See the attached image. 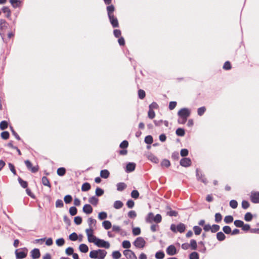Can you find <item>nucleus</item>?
Listing matches in <instances>:
<instances>
[{"instance_id":"obj_22","label":"nucleus","mask_w":259,"mask_h":259,"mask_svg":"<svg viewBox=\"0 0 259 259\" xmlns=\"http://www.w3.org/2000/svg\"><path fill=\"white\" fill-rule=\"evenodd\" d=\"M41 182H42V184L44 186H47L49 188L51 187V185L50 183V181H49V179L46 177H45V176L42 177V179H41Z\"/></svg>"},{"instance_id":"obj_54","label":"nucleus","mask_w":259,"mask_h":259,"mask_svg":"<svg viewBox=\"0 0 259 259\" xmlns=\"http://www.w3.org/2000/svg\"><path fill=\"white\" fill-rule=\"evenodd\" d=\"M170 165V161L166 159H163L161 162V165L166 167H168Z\"/></svg>"},{"instance_id":"obj_34","label":"nucleus","mask_w":259,"mask_h":259,"mask_svg":"<svg viewBox=\"0 0 259 259\" xmlns=\"http://www.w3.org/2000/svg\"><path fill=\"white\" fill-rule=\"evenodd\" d=\"M91 189V185L89 183H84L81 186L82 191H88Z\"/></svg>"},{"instance_id":"obj_23","label":"nucleus","mask_w":259,"mask_h":259,"mask_svg":"<svg viewBox=\"0 0 259 259\" xmlns=\"http://www.w3.org/2000/svg\"><path fill=\"white\" fill-rule=\"evenodd\" d=\"M98 249L91 251L89 254L90 257L93 259H98Z\"/></svg>"},{"instance_id":"obj_48","label":"nucleus","mask_w":259,"mask_h":259,"mask_svg":"<svg viewBox=\"0 0 259 259\" xmlns=\"http://www.w3.org/2000/svg\"><path fill=\"white\" fill-rule=\"evenodd\" d=\"M177 135L178 136L183 137L185 135V130L182 128H178L176 132Z\"/></svg>"},{"instance_id":"obj_31","label":"nucleus","mask_w":259,"mask_h":259,"mask_svg":"<svg viewBox=\"0 0 259 259\" xmlns=\"http://www.w3.org/2000/svg\"><path fill=\"white\" fill-rule=\"evenodd\" d=\"M98 199L95 196H92L89 199V202L94 205H97L98 203Z\"/></svg>"},{"instance_id":"obj_58","label":"nucleus","mask_w":259,"mask_h":259,"mask_svg":"<svg viewBox=\"0 0 259 259\" xmlns=\"http://www.w3.org/2000/svg\"><path fill=\"white\" fill-rule=\"evenodd\" d=\"M145 142L148 144H151L153 142V138L151 136H147L145 138Z\"/></svg>"},{"instance_id":"obj_25","label":"nucleus","mask_w":259,"mask_h":259,"mask_svg":"<svg viewBox=\"0 0 259 259\" xmlns=\"http://www.w3.org/2000/svg\"><path fill=\"white\" fill-rule=\"evenodd\" d=\"M117 190L119 191H122L124 190L127 187L126 185L124 183H119L117 184Z\"/></svg>"},{"instance_id":"obj_1","label":"nucleus","mask_w":259,"mask_h":259,"mask_svg":"<svg viewBox=\"0 0 259 259\" xmlns=\"http://www.w3.org/2000/svg\"><path fill=\"white\" fill-rule=\"evenodd\" d=\"M146 222L148 223L154 222L156 224L160 223L162 221V217L160 214L154 215L153 213L150 212L146 217Z\"/></svg>"},{"instance_id":"obj_38","label":"nucleus","mask_w":259,"mask_h":259,"mask_svg":"<svg viewBox=\"0 0 259 259\" xmlns=\"http://www.w3.org/2000/svg\"><path fill=\"white\" fill-rule=\"evenodd\" d=\"M98 238L96 236H95L94 235V234H93L91 236L90 235H89L88 237V241L90 243H94V244H95V242H96V239H98Z\"/></svg>"},{"instance_id":"obj_2","label":"nucleus","mask_w":259,"mask_h":259,"mask_svg":"<svg viewBox=\"0 0 259 259\" xmlns=\"http://www.w3.org/2000/svg\"><path fill=\"white\" fill-rule=\"evenodd\" d=\"M28 249L26 247L15 250V253L16 259H23L27 256Z\"/></svg>"},{"instance_id":"obj_32","label":"nucleus","mask_w":259,"mask_h":259,"mask_svg":"<svg viewBox=\"0 0 259 259\" xmlns=\"http://www.w3.org/2000/svg\"><path fill=\"white\" fill-rule=\"evenodd\" d=\"M190 247L192 250H196L197 248V242L195 239H191L190 240V243L189 244Z\"/></svg>"},{"instance_id":"obj_60","label":"nucleus","mask_w":259,"mask_h":259,"mask_svg":"<svg viewBox=\"0 0 259 259\" xmlns=\"http://www.w3.org/2000/svg\"><path fill=\"white\" fill-rule=\"evenodd\" d=\"M206 111V108L205 107H201L198 109L197 113L199 116H202L204 114V112Z\"/></svg>"},{"instance_id":"obj_63","label":"nucleus","mask_w":259,"mask_h":259,"mask_svg":"<svg viewBox=\"0 0 259 259\" xmlns=\"http://www.w3.org/2000/svg\"><path fill=\"white\" fill-rule=\"evenodd\" d=\"M10 134L8 132L5 131L1 133V137L4 140H7L9 139Z\"/></svg>"},{"instance_id":"obj_47","label":"nucleus","mask_w":259,"mask_h":259,"mask_svg":"<svg viewBox=\"0 0 259 259\" xmlns=\"http://www.w3.org/2000/svg\"><path fill=\"white\" fill-rule=\"evenodd\" d=\"M18 180L19 184H20V185L22 187H23V188H26L27 187L28 184L26 181L23 180L20 177L18 178Z\"/></svg>"},{"instance_id":"obj_29","label":"nucleus","mask_w":259,"mask_h":259,"mask_svg":"<svg viewBox=\"0 0 259 259\" xmlns=\"http://www.w3.org/2000/svg\"><path fill=\"white\" fill-rule=\"evenodd\" d=\"M102 225L106 230H108L112 227L111 223L109 221H104Z\"/></svg>"},{"instance_id":"obj_36","label":"nucleus","mask_w":259,"mask_h":259,"mask_svg":"<svg viewBox=\"0 0 259 259\" xmlns=\"http://www.w3.org/2000/svg\"><path fill=\"white\" fill-rule=\"evenodd\" d=\"M233 217L231 215L226 216L224 220V222L226 224H230L233 222Z\"/></svg>"},{"instance_id":"obj_62","label":"nucleus","mask_w":259,"mask_h":259,"mask_svg":"<svg viewBox=\"0 0 259 259\" xmlns=\"http://www.w3.org/2000/svg\"><path fill=\"white\" fill-rule=\"evenodd\" d=\"M148 116L150 119H153L155 117V113L153 110H151V109H149V111L148 112Z\"/></svg>"},{"instance_id":"obj_15","label":"nucleus","mask_w":259,"mask_h":259,"mask_svg":"<svg viewBox=\"0 0 259 259\" xmlns=\"http://www.w3.org/2000/svg\"><path fill=\"white\" fill-rule=\"evenodd\" d=\"M136 167V164L134 162H129L126 164V171L130 172L134 171Z\"/></svg>"},{"instance_id":"obj_12","label":"nucleus","mask_w":259,"mask_h":259,"mask_svg":"<svg viewBox=\"0 0 259 259\" xmlns=\"http://www.w3.org/2000/svg\"><path fill=\"white\" fill-rule=\"evenodd\" d=\"M30 253L32 259H37L40 256V252L38 248H34L30 251Z\"/></svg>"},{"instance_id":"obj_6","label":"nucleus","mask_w":259,"mask_h":259,"mask_svg":"<svg viewBox=\"0 0 259 259\" xmlns=\"http://www.w3.org/2000/svg\"><path fill=\"white\" fill-rule=\"evenodd\" d=\"M25 164L27 169L30 170L32 173H35L38 170V166L36 165L35 166H32L31 162L29 160H25Z\"/></svg>"},{"instance_id":"obj_20","label":"nucleus","mask_w":259,"mask_h":259,"mask_svg":"<svg viewBox=\"0 0 259 259\" xmlns=\"http://www.w3.org/2000/svg\"><path fill=\"white\" fill-rule=\"evenodd\" d=\"M217 238L219 241H223L226 239V236L224 233L222 232H219L217 233Z\"/></svg>"},{"instance_id":"obj_52","label":"nucleus","mask_w":259,"mask_h":259,"mask_svg":"<svg viewBox=\"0 0 259 259\" xmlns=\"http://www.w3.org/2000/svg\"><path fill=\"white\" fill-rule=\"evenodd\" d=\"M244 222L240 220H236L234 222V225L237 228H241L242 226L243 225Z\"/></svg>"},{"instance_id":"obj_11","label":"nucleus","mask_w":259,"mask_h":259,"mask_svg":"<svg viewBox=\"0 0 259 259\" xmlns=\"http://www.w3.org/2000/svg\"><path fill=\"white\" fill-rule=\"evenodd\" d=\"M180 164L183 167H188L191 164V160L189 158H183L180 160Z\"/></svg>"},{"instance_id":"obj_14","label":"nucleus","mask_w":259,"mask_h":259,"mask_svg":"<svg viewBox=\"0 0 259 259\" xmlns=\"http://www.w3.org/2000/svg\"><path fill=\"white\" fill-rule=\"evenodd\" d=\"M250 199L253 203H259V192L251 193Z\"/></svg>"},{"instance_id":"obj_61","label":"nucleus","mask_w":259,"mask_h":259,"mask_svg":"<svg viewBox=\"0 0 259 259\" xmlns=\"http://www.w3.org/2000/svg\"><path fill=\"white\" fill-rule=\"evenodd\" d=\"M64 200L66 204L70 203L72 200V197L70 195H66L64 197Z\"/></svg>"},{"instance_id":"obj_19","label":"nucleus","mask_w":259,"mask_h":259,"mask_svg":"<svg viewBox=\"0 0 259 259\" xmlns=\"http://www.w3.org/2000/svg\"><path fill=\"white\" fill-rule=\"evenodd\" d=\"M244 219L246 222H251L253 219V214L248 211L245 214Z\"/></svg>"},{"instance_id":"obj_45","label":"nucleus","mask_w":259,"mask_h":259,"mask_svg":"<svg viewBox=\"0 0 259 259\" xmlns=\"http://www.w3.org/2000/svg\"><path fill=\"white\" fill-rule=\"evenodd\" d=\"M78 239L77 234L73 232L69 235V239L72 241H75Z\"/></svg>"},{"instance_id":"obj_24","label":"nucleus","mask_w":259,"mask_h":259,"mask_svg":"<svg viewBox=\"0 0 259 259\" xmlns=\"http://www.w3.org/2000/svg\"><path fill=\"white\" fill-rule=\"evenodd\" d=\"M165 254L162 250H159L155 254L156 259H163L164 257Z\"/></svg>"},{"instance_id":"obj_26","label":"nucleus","mask_w":259,"mask_h":259,"mask_svg":"<svg viewBox=\"0 0 259 259\" xmlns=\"http://www.w3.org/2000/svg\"><path fill=\"white\" fill-rule=\"evenodd\" d=\"M123 203L120 200H116L114 202L113 206L114 208L116 209H119L122 208L123 206Z\"/></svg>"},{"instance_id":"obj_44","label":"nucleus","mask_w":259,"mask_h":259,"mask_svg":"<svg viewBox=\"0 0 259 259\" xmlns=\"http://www.w3.org/2000/svg\"><path fill=\"white\" fill-rule=\"evenodd\" d=\"M214 217V221L216 223H220L222 220V215L220 212L216 213L215 214Z\"/></svg>"},{"instance_id":"obj_59","label":"nucleus","mask_w":259,"mask_h":259,"mask_svg":"<svg viewBox=\"0 0 259 259\" xmlns=\"http://www.w3.org/2000/svg\"><path fill=\"white\" fill-rule=\"evenodd\" d=\"M220 229V227L218 225L213 224L211 226V232L212 233L217 232Z\"/></svg>"},{"instance_id":"obj_37","label":"nucleus","mask_w":259,"mask_h":259,"mask_svg":"<svg viewBox=\"0 0 259 259\" xmlns=\"http://www.w3.org/2000/svg\"><path fill=\"white\" fill-rule=\"evenodd\" d=\"M112 256L114 259H119L121 256V254L119 251L116 250L112 252Z\"/></svg>"},{"instance_id":"obj_64","label":"nucleus","mask_w":259,"mask_h":259,"mask_svg":"<svg viewBox=\"0 0 259 259\" xmlns=\"http://www.w3.org/2000/svg\"><path fill=\"white\" fill-rule=\"evenodd\" d=\"M104 194V190L100 188H97L96 189V195L97 196H101Z\"/></svg>"},{"instance_id":"obj_3","label":"nucleus","mask_w":259,"mask_h":259,"mask_svg":"<svg viewBox=\"0 0 259 259\" xmlns=\"http://www.w3.org/2000/svg\"><path fill=\"white\" fill-rule=\"evenodd\" d=\"M96 239V241L95 242V245H96L98 247H102L106 249H108L110 247V243L109 242L99 238Z\"/></svg>"},{"instance_id":"obj_50","label":"nucleus","mask_w":259,"mask_h":259,"mask_svg":"<svg viewBox=\"0 0 259 259\" xmlns=\"http://www.w3.org/2000/svg\"><path fill=\"white\" fill-rule=\"evenodd\" d=\"M141 229L139 227L134 228L132 230L134 236H138L141 234Z\"/></svg>"},{"instance_id":"obj_18","label":"nucleus","mask_w":259,"mask_h":259,"mask_svg":"<svg viewBox=\"0 0 259 259\" xmlns=\"http://www.w3.org/2000/svg\"><path fill=\"white\" fill-rule=\"evenodd\" d=\"M115 10V8L113 5H111L107 7V11L108 17H110L111 16L114 15L113 12Z\"/></svg>"},{"instance_id":"obj_8","label":"nucleus","mask_w":259,"mask_h":259,"mask_svg":"<svg viewBox=\"0 0 259 259\" xmlns=\"http://www.w3.org/2000/svg\"><path fill=\"white\" fill-rule=\"evenodd\" d=\"M124 255L128 259H137L134 251L130 249H125L123 251Z\"/></svg>"},{"instance_id":"obj_16","label":"nucleus","mask_w":259,"mask_h":259,"mask_svg":"<svg viewBox=\"0 0 259 259\" xmlns=\"http://www.w3.org/2000/svg\"><path fill=\"white\" fill-rule=\"evenodd\" d=\"M107 254V251L105 250L98 249V259H104Z\"/></svg>"},{"instance_id":"obj_55","label":"nucleus","mask_w":259,"mask_h":259,"mask_svg":"<svg viewBox=\"0 0 259 259\" xmlns=\"http://www.w3.org/2000/svg\"><path fill=\"white\" fill-rule=\"evenodd\" d=\"M74 253V249L72 247H68L65 249V253L68 255H72Z\"/></svg>"},{"instance_id":"obj_28","label":"nucleus","mask_w":259,"mask_h":259,"mask_svg":"<svg viewBox=\"0 0 259 259\" xmlns=\"http://www.w3.org/2000/svg\"><path fill=\"white\" fill-rule=\"evenodd\" d=\"M110 173L107 169L102 170L100 172V176L104 179H107L109 177Z\"/></svg>"},{"instance_id":"obj_17","label":"nucleus","mask_w":259,"mask_h":259,"mask_svg":"<svg viewBox=\"0 0 259 259\" xmlns=\"http://www.w3.org/2000/svg\"><path fill=\"white\" fill-rule=\"evenodd\" d=\"M78 249L81 252L87 253L89 251V247L85 244L82 243L79 246Z\"/></svg>"},{"instance_id":"obj_39","label":"nucleus","mask_w":259,"mask_h":259,"mask_svg":"<svg viewBox=\"0 0 259 259\" xmlns=\"http://www.w3.org/2000/svg\"><path fill=\"white\" fill-rule=\"evenodd\" d=\"M199 255L197 252L194 251L189 254V259H199Z\"/></svg>"},{"instance_id":"obj_41","label":"nucleus","mask_w":259,"mask_h":259,"mask_svg":"<svg viewBox=\"0 0 259 259\" xmlns=\"http://www.w3.org/2000/svg\"><path fill=\"white\" fill-rule=\"evenodd\" d=\"M148 159L155 163H157L159 161L158 158L153 154H150Z\"/></svg>"},{"instance_id":"obj_51","label":"nucleus","mask_w":259,"mask_h":259,"mask_svg":"<svg viewBox=\"0 0 259 259\" xmlns=\"http://www.w3.org/2000/svg\"><path fill=\"white\" fill-rule=\"evenodd\" d=\"M88 222L89 226L90 227V228H92V225H93L94 226H95L97 221L95 219H94L92 218H89Z\"/></svg>"},{"instance_id":"obj_30","label":"nucleus","mask_w":259,"mask_h":259,"mask_svg":"<svg viewBox=\"0 0 259 259\" xmlns=\"http://www.w3.org/2000/svg\"><path fill=\"white\" fill-rule=\"evenodd\" d=\"M2 11L3 13L6 14V17L7 18H10L11 15V11L10 9L7 7H4L2 8Z\"/></svg>"},{"instance_id":"obj_33","label":"nucleus","mask_w":259,"mask_h":259,"mask_svg":"<svg viewBox=\"0 0 259 259\" xmlns=\"http://www.w3.org/2000/svg\"><path fill=\"white\" fill-rule=\"evenodd\" d=\"M107 218V214L106 211H100L98 214V219L103 220Z\"/></svg>"},{"instance_id":"obj_57","label":"nucleus","mask_w":259,"mask_h":259,"mask_svg":"<svg viewBox=\"0 0 259 259\" xmlns=\"http://www.w3.org/2000/svg\"><path fill=\"white\" fill-rule=\"evenodd\" d=\"M199 245L201 246V248L199 250V251L205 253L206 250V248L204 245V242L202 241H200L198 242Z\"/></svg>"},{"instance_id":"obj_46","label":"nucleus","mask_w":259,"mask_h":259,"mask_svg":"<svg viewBox=\"0 0 259 259\" xmlns=\"http://www.w3.org/2000/svg\"><path fill=\"white\" fill-rule=\"evenodd\" d=\"M223 231L226 234H231V228L229 226H225L223 227Z\"/></svg>"},{"instance_id":"obj_21","label":"nucleus","mask_w":259,"mask_h":259,"mask_svg":"<svg viewBox=\"0 0 259 259\" xmlns=\"http://www.w3.org/2000/svg\"><path fill=\"white\" fill-rule=\"evenodd\" d=\"M186 229V226L185 224L180 223L177 226V230L180 233H183Z\"/></svg>"},{"instance_id":"obj_56","label":"nucleus","mask_w":259,"mask_h":259,"mask_svg":"<svg viewBox=\"0 0 259 259\" xmlns=\"http://www.w3.org/2000/svg\"><path fill=\"white\" fill-rule=\"evenodd\" d=\"M242 230L244 232H247L250 230V226L248 224H244L243 223V226L241 227Z\"/></svg>"},{"instance_id":"obj_10","label":"nucleus","mask_w":259,"mask_h":259,"mask_svg":"<svg viewBox=\"0 0 259 259\" xmlns=\"http://www.w3.org/2000/svg\"><path fill=\"white\" fill-rule=\"evenodd\" d=\"M196 173L197 180L201 181L205 184H206L207 183L206 179L204 177V176L199 171L198 168L196 169Z\"/></svg>"},{"instance_id":"obj_43","label":"nucleus","mask_w":259,"mask_h":259,"mask_svg":"<svg viewBox=\"0 0 259 259\" xmlns=\"http://www.w3.org/2000/svg\"><path fill=\"white\" fill-rule=\"evenodd\" d=\"M56 243L58 246H62L65 244V240L63 238H60L56 240Z\"/></svg>"},{"instance_id":"obj_4","label":"nucleus","mask_w":259,"mask_h":259,"mask_svg":"<svg viewBox=\"0 0 259 259\" xmlns=\"http://www.w3.org/2000/svg\"><path fill=\"white\" fill-rule=\"evenodd\" d=\"M146 241L142 237H138L133 242V244L139 248H142L145 246Z\"/></svg>"},{"instance_id":"obj_53","label":"nucleus","mask_w":259,"mask_h":259,"mask_svg":"<svg viewBox=\"0 0 259 259\" xmlns=\"http://www.w3.org/2000/svg\"><path fill=\"white\" fill-rule=\"evenodd\" d=\"M8 124L7 121L3 120L0 123V129L4 130L8 127Z\"/></svg>"},{"instance_id":"obj_7","label":"nucleus","mask_w":259,"mask_h":259,"mask_svg":"<svg viewBox=\"0 0 259 259\" xmlns=\"http://www.w3.org/2000/svg\"><path fill=\"white\" fill-rule=\"evenodd\" d=\"M8 24L4 19L0 20V35L3 38L4 31L7 28Z\"/></svg>"},{"instance_id":"obj_40","label":"nucleus","mask_w":259,"mask_h":259,"mask_svg":"<svg viewBox=\"0 0 259 259\" xmlns=\"http://www.w3.org/2000/svg\"><path fill=\"white\" fill-rule=\"evenodd\" d=\"M193 231L196 235H199L201 234L202 231V229L198 226H195L193 227Z\"/></svg>"},{"instance_id":"obj_5","label":"nucleus","mask_w":259,"mask_h":259,"mask_svg":"<svg viewBox=\"0 0 259 259\" xmlns=\"http://www.w3.org/2000/svg\"><path fill=\"white\" fill-rule=\"evenodd\" d=\"M190 114L191 111L187 108H183L178 112V115L179 117H183V118H188Z\"/></svg>"},{"instance_id":"obj_13","label":"nucleus","mask_w":259,"mask_h":259,"mask_svg":"<svg viewBox=\"0 0 259 259\" xmlns=\"http://www.w3.org/2000/svg\"><path fill=\"white\" fill-rule=\"evenodd\" d=\"M110 22L112 25V27L114 28H116L119 27V23L118 20L114 15L111 16L110 17H109Z\"/></svg>"},{"instance_id":"obj_42","label":"nucleus","mask_w":259,"mask_h":259,"mask_svg":"<svg viewBox=\"0 0 259 259\" xmlns=\"http://www.w3.org/2000/svg\"><path fill=\"white\" fill-rule=\"evenodd\" d=\"M57 173L59 176H63L66 173V169L64 167H60L58 168Z\"/></svg>"},{"instance_id":"obj_27","label":"nucleus","mask_w":259,"mask_h":259,"mask_svg":"<svg viewBox=\"0 0 259 259\" xmlns=\"http://www.w3.org/2000/svg\"><path fill=\"white\" fill-rule=\"evenodd\" d=\"M10 3L14 8L19 7L21 4V1L19 0H10Z\"/></svg>"},{"instance_id":"obj_49","label":"nucleus","mask_w":259,"mask_h":259,"mask_svg":"<svg viewBox=\"0 0 259 259\" xmlns=\"http://www.w3.org/2000/svg\"><path fill=\"white\" fill-rule=\"evenodd\" d=\"M82 218L81 217L76 216V217H74V222L76 225H80L82 223Z\"/></svg>"},{"instance_id":"obj_35","label":"nucleus","mask_w":259,"mask_h":259,"mask_svg":"<svg viewBox=\"0 0 259 259\" xmlns=\"http://www.w3.org/2000/svg\"><path fill=\"white\" fill-rule=\"evenodd\" d=\"M131 246V244L130 241L128 240H124L122 242V247L124 248L128 249Z\"/></svg>"},{"instance_id":"obj_9","label":"nucleus","mask_w":259,"mask_h":259,"mask_svg":"<svg viewBox=\"0 0 259 259\" xmlns=\"http://www.w3.org/2000/svg\"><path fill=\"white\" fill-rule=\"evenodd\" d=\"M166 253L169 255H174L177 253V250L174 245H169L166 249Z\"/></svg>"}]
</instances>
